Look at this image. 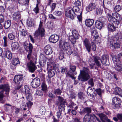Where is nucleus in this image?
I'll return each instance as SVG.
<instances>
[{
  "label": "nucleus",
  "instance_id": "obj_54",
  "mask_svg": "<svg viewBox=\"0 0 122 122\" xmlns=\"http://www.w3.org/2000/svg\"><path fill=\"white\" fill-rule=\"evenodd\" d=\"M36 94L40 96H43V93L41 91L37 90H36Z\"/></svg>",
  "mask_w": 122,
  "mask_h": 122
},
{
  "label": "nucleus",
  "instance_id": "obj_27",
  "mask_svg": "<svg viewBox=\"0 0 122 122\" xmlns=\"http://www.w3.org/2000/svg\"><path fill=\"white\" fill-rule=\"evenodd\" d=\"M77 96L78 99L83 101L85 100L86 96L85 93L83 92H79L77 94Z\"/></svg>",
  "mask_w": 122,
  "mask_h": 122
},
{
  "label": "nucleus",
  "instance_id": "obj_56",
  "mask_svg": "<svg viewBox=\"0 0 122 122\" xmlns=\"http://www.w3.org/2000/svg\"><path fill=\"white\" fill-rule=\"evenodd\" d=\"M62 13L61 11L57 10L55 11L54 14L56 16H59L62 14Z\"/></svg>",
  "mask_w": 122,
  "mask_h": 122
},
{
  "label": "nucleus",
  "instance_id": "obj_30",
  "mask_svg": "<svg viewBox=\"0 0 122 122\" xmlns=\"http://www.w3.org/2000/svg\"><path fill=\"white\" fill-rule=\"evenodd\" d=\"M107 27L109 30L111 32H113L115 31L114 32L115 36V33L117 31L116 30V27L113 25L110 24H109L107 26Z\"/></svg>",
  "mask_w": 122,
  "mask_h": 122
},
{
  "label": "nucleus",
  "instance_id": "obj_57",
  "mask_svg": "<svg viewBox=\"0 0 122 122\" xmlns=\"http://www.w3.org/2000/svg\"><path fill=\"white\" fill-rule=\"evenodd\" d=\"M51 68L53 70H56L58 68V65L55 64H54L53 65L51 64Z\"/></svg>",
  "mask_w": 122,
  "mask_h": 122
},
{
  "label": "nucleus",
  "instance_id": "obj_40",
  "mask_svg": "<svg viewBox=\"0 0 122 122\" xmlns=\"http://www.w3.org/2000/svg\"><path fill=\"white\" fill-rule=\"evenodd\" d=\"M25 94L27 100L28 101H32L33 100V98L31 94L29 92L25 93Z\"/></svg>",
  "mask_w": 122,
  "mask_h": 122
},
{
  "label": "nucleus",
  "instance_id": "obj_64",
  "mask_svg": "<svg viewBox=\"0 0 122 122\" xmlns=\"http://www.w3.org/2000/svg\"><path fill=\"white\" fill-rule=\"evenodd\" d=\"M14 36L12 34H10L8 35V38L10 40H13L15 38Z\"/></svg>",
  "mask_w": 122,
  "mask_h": 122
},
{
  "label": "nucleus",
  "instance_id": "obj_50",
  "mask_svg": "<svg viewBox=\"0 0 122 122\" xmlns=\"http://www.w3.org/2000/svg\"><path fill=\"white\" fill-rule=\"evenodd\" d=\"M88 84L91 85V87L94 86V83L93 81V79L92 78H91L88 81Z\"/></svg>",
  "mask_w": 122,
  "mask_h": 122
},
{
  "label": "nucleus",
  "instance_id": "obj_17",
  "mask_svg": "<svg viewBox=\"0 0 122 122\" xmlns=\"http://www.w3.org/2000/svg\"><path fill=\"white\" fill-rule=\"evenodd\" d=\"M59 39V36L56 35H51L50 37L49 40L50 42L53 43H55Z\"/></svg>",
  "mask_w": 122,
  "mask_h": 122
},
{
  "label": "nucleus",
  "instance_id": "obj_3",
  "mask_svg": "<svg viewBox=\"0 0 122 122\" xmlns=\"http://www.w3.org/2000/svg\"><path fill=\"white\" fill-rule=\"evenodd\" d=\"M80 8L78 7L74 6L71 9H69L66 11L65 12V15L67 17H69L73 20L76 17L75 15L79 12H80Z\"/></svg>",
  "mask_w": 122,
  "mask_h": 122
},
{
  "label": "nucleus",
  "instance_id": "obj_14",
  "mask_svg": "<svg viewBox=\"0 0 122 122\" xmlns=\"http://www.w3.org/2000/svg\"><path fill=\"white\" fill-rule=\"evenodd\" d=\"M57 97L59 103V108L61 107V110H62V108L65 107V105L66 104V103L65 100L62 97L60 96H58Z\"/></svg>",
  "mask_w": 122,
  "mask_h": 122
},
{
  "label": "nucleus",
  "instance_id": "obj_6",
  "mask_svg": "<svg viewBox=\"0 0 122 122\" xmlns=\"http://www.w3.org/2000/svg\"><path fill=\"white\" fill-rule=\"evenodd\" d=\"M71 35L70 36L69 38L71 43L73 46L75 44L76 40L78 39L80 37V35L78 31L76 30H74L72 31Z\"/></svg>",
  "mask_w": 122,
  "mask_h": 122
},
{
  "label": "nucleus",
  "instance_id": "obj_26",
  "mask_svg": "<svg viewBox=\"0 0 122 122\" xmlns=\"http://www.w3.org/2000/svg\"><path fill=\"white\" fill-rule=\"evenodd\" d=\"M13 18L14 20L18 21L20 20L21 16L20 12H15L13 15Z\"/></svg>",
  "mask_w": 122,
  "mask_h": 122
},
{
  "label": "nucleus",
  "instance_id": "obj_9",
  "mask_svg": "<svg viewBox=\"0 0 122 122\" xmlns=\"http://www.w3.org/2000/svg\"><path fill=\"white\" fill-rule=\"evenodd\" d=\"M114 61L116 62L114 68L115 70L118 72H121L122 71V64L118 58L115 59Z\"/></svg>",
  "mask_w": 122,
  "mask_h": 122
},
{
  "label": "nucleus",
  "instance_id": "obj_7",
  "mask_svg": "<svg viewBox=\"0 0 122 122\" xmlns=\"http://www.w3.org/2000/svg\"><path fill=\"white\" fill-rule=\"evenodd\" d=\"M0 89H3V90L2 91L0 92V102L2 103H3L4 102V101L3 100V95L2 93L5 92V94H6L8 93V85L4 84V85H0Z\"/></svg>",
  "mask_w": 122,
  "mask_h": 122
},
{
  "label": "nucleus",
  "instance_id": "obj_43",
  "mask_svg": "<svg viewBox=\"0 0 122 122\" xmlns=\"http://www.w3.org/2000/svg\"><path fill=\"white\" fill-rule=\"evenodd\" d=\"M64 51H66V53L68 55H70L72 53L71 48L70 46L67 47L66 49Z\"/></svg>",
  "mask_w": 122,
  "mask_h": 122
},
{
  "label": "nucleus",
  "instance_id": "obj_12",
  "mask_svg": "<svg viewBox=\"0 0 122 122\" xmlns=\"http://www.w3.org/2000/svg\"><path fill=\"white\" fill-rule=\"evenodd\" d=\"M83 121L85 122H95L96 120L94 116L91 115L87 114L84 116Z\"/></svg>",
  "mask_w": 122,
  "mask_h": 122
},
{
  "label": "nucleus",
  "instance_id": "obj_18",
  "mask_svg": "<svg viewBox=\"0 0 122 122\" xmlns=\"http://www.w3.org/2000/svg\"><path fill=\"white\" fill-rule=\"evenodd\" d=\"M51 65H47L46 69L47 71L48 76L52 77L55 75V74L53 70L51 68Z\"/></svg>",
  "mask_w": 122,
  "mask_h": 122
},
{
  "label": "nucleus",
  "instance_id": "obj_39",
  "mask_svg": "<svg viewBox=\"0 0 122 122\" xmlns=\"http://www.w3.org/2000/svg\"><path fill=\"white\" fill-rule=\"evenodd\" d=\"M108 21L111 23H112L114 20H116L115 18L112 16L111 14L107 15Z\"/></svg>",
  "mask_w": 122,
  "mask_h": 122
},
{
  "label": "nucleus",
  "instance_id": "obj_48",
  "mask_svg": "<svg viewBox=\"0 0 122 122\" xmlns=\"http://www.w3.org/2000/svg\"><path fill=\"white\" fill-rule=\"evenodd\" d=\"M33 11L36 14H37L39 13V9L38 7V4H36V6L33 9Z\"/></svg>",
  "mask_w": 122,
  "mask_h": 122
},
{
  "label": "nucleus",
  "instance_id": "obj_47",
  "mask_svg": "<svg viewBox=\"0 0 122 122\" xmlns=\"http://www.w3.org/2000/svg\"><path fill=\"white\" fill-rule=\"evenodd\" d=\"M83 111L84 113L89 114L91 112V110L90 108L87 107L84 108Z\"/></svg>",
  "mask_w": 122,
  "mask_h": 122
},
{
  "label": "nucleus",
  "instance_id": "obj_63",
  "mask_svg": "<svg viewBox=\"0 0 122 122\" xmlns=\"http://www.w3.org/2000/svg\"><path fill=\"white\" fill-rule=\"evenodd\" d=\"M102 13V10L100 9L97 8L96 9V14L97 15H100Z\"/></svg>",
  "mask_w": 122,
  "mask_h": 122
},
{
  "label": "nucleus",
  "instance_id": "obj_4",
  "mask_svg": "<svg viewBox=\"0 0 122 122\" xmlns=\"http://www.w3.org/2000/svg\"><path fill=\"white\" fill-rule=\"evenodd\" d=\"M83 43L88 52H90L91 47L92 51H95L96 50V46L95 43L93 42H92L91 44L87 38H85L83 41Z\"/></svg>",
  "mask_w": 122,
  "mask_h": 122
},
{
  "label": "nucleus",
  "instance_id": "obj_55",
  "mask_svg": "<svg viewBox=\"0 0 122 122\" xmlns=\"http://www.w3.org/2000/svg\"><path fill=\"white\" fill-rule=\"evenodd\" d=\"M70 69L73 72H74L75 71L76 69V67L75 66L71 65H70Z\"/></svg>",
  "mask_w": 122,
  "mask_h": 122
},
{
  "label": "nucleus",
  "instance_id": "obj_5",
  "mask_svg": "<svg viewBox=\"0 0 122 122\" xmlns=\"http://www.w3.org/2000/svg\"><path fill=\"white\" fill-rule=\"evenodd\" d=\"M42 22L40 21L38 29L36 30L34 34L35 37H37L40 36L41 37H43L45 35V30L44 28L42 27Z\"/></svg>",
  "mask_w": 122,
  "mask_h": 122
},
{
  "label": "nucleus",
  "instance_id": "obj_15",
  "mask_svg": "<svg viewBox=\"0 0 122 122\" xmlns=\"http://www.w3.org/2000/svg\"><path fill=\"white\" fill-rule=\"evenodd\" d=\"M27 66L29 71L31 72H33L36 69V67L35 64L31 62L28 63Z\"/></svg>",
  "mask_w": 122,
  "mask_h": 122
},
{
  "label": "nucleus",
  "instance_id": "obj_59",
  "mask_svg": "<svg viewBox=\"0 0 122 122\" xmlns=\"http://www.w3.org/2000/svg\"><path fill=\"white\" fill-rule=\"evenodd\" d=\"M99 21H100L103 23L106 20L105 17L103 16L100 17L99 18Z\"/></svg>",
  "mask_w": 122,
  "mask_h": 122
},
{
  "label": "nucleus",
  "instance_id": "obj_28",
  "mask_svg": "<svg viewBox=\"0 0 122 122\" xmlns=\"http://www.w3.org/2000/svg\"><path fill=\"white\" fill-rule=\"evenodd\" d=\"M94 21L93 19H88L86 20L85 24L88 27L91 26L93 24Z\"/></svg>",
  "mask_w": 122,
  "mask_h": 122
},
{
  "label": "nucleus",
  "instance_id": "obj_49",
  "mask_svg": "<svg viewBox=\"0 0 122 122\" xmlns=\"http://www.w3.org/2000/svg\"><path fill=\"white\" fill-rule=\"evenodd\" d=\"M121 6L120 5H116L114 8V10L116 12H118L122 9Z\"/></svg>",
  "mask_w": 122,
  "mask_h": 122
},
{
  "label": "nucleus",
  "instance_id": "obj_23",
  "mask_svg": "<svg viewBox=\"0 0 122 122\" xmlns=\"http://www.w3.org/2000/svg\"><path fill=\"white\" fill-rule=\"evenodd\" d=\"M19 63L20 62L18 59L13 58L11 63L10 67L11 69H14L15 68V66Z\"/></svg>",
  "mask_w": 122,
  "mask_h": 122
},
{
  "label": "nucleus",
  "instance_id": "obj_33",
  "mask_svg": "<svg viewBox=\"0 0 122 122\" xmlns=\"http://www.w3.org/2000/svg\"><path fill=\"white\" fill-rule=\"evenodd\" d=\"M113 17L115 18L116 20L121 21L122 18L120 15L117 12L114 13H112Z\"/></svg>",
  "mask_w": 122,
  "mask_h": 122
},
{
  "label": "nucleus",
  "instance_id": "obj_1",
  "mask_svg": "<svg viewBox=\"0 0 122 122\" xmlns=\"http://www.w3.org/2000/svg\"><path fill=\"white\" fill-rule=\"evenodd\" d=\"M115 36H112L108 39V41L110 44L111 48L113 50L120 47V45L118 43L122 39V34L117 31L115 33Z\"/></svg>",
  "mask_w": 122,
  "mask_h": 122
},
{
  "label": "nucleus",
  "instance_id": "obj_41",
  "mask_svg": "<svg viewBox=\"0 0 122 122\" xmlns=\"http://www.w3.org/2000/svg\"><path fill=\"white\" fill-rule=\"evenodd\" d=\"M41 90L45 92H47V87L46 84L45 83H43L41 85Z\"/></svg>",
  "mask_w": 122,
  "mask_h": 122
},
{
  "label": "nucleus",
  "instance_id": "obj_20",
  "mask_svg": "<svg viewBox=\"0 0 122 122\" xmlns=\"http://www.w3.org/2000/svg\"><path fill=\"white\" fill-rule=\"evenodd\" d=\"M23 45L26 51L32 52L33 46L31 44L29 43V44L28 45L26 42H24Z\"/></svg>",
  "mask_w": 122,
  "mask_h": 122
},
{
  "label": "nucleus",
  "instance_id": "obj_34",
  "mask_svg": "<svg viewBox=\"0 0 122 122\" xmlns=\"http://www.w3.org/2000/svg\"><path fill=\"white\" fill-rule=\"evenodd\" d=\"M80 12H78L77 13L76 15L77 16V18L78 19V21L80 22V24H81L82 22V16H81L82 10L81 9H80Z\"/></svg>",
  "mask_w": 122,
  "mask_h": 122
},
{
  "label": "nucleus",
  "instance_id": "obj_10",
  "mask_svg": "<svg viewBox=\"0 0 122 122\" xmlns=\"http://www.w3.org/2000/svg\"><path fill=\"white\" fill-rule=\"evenodd\" d=\"M40 83V79L36 77L32 79L31 82V85L33 88H36L38 87Z\"/></svg>",
  "mask_w": 122,
  "mask_h": 122
},
{
  "label": "nucleus",
  "instance_id": "obj_8",
  "mask_svg": "<svg viewBox=\"0 0 122 122\" xmlns=\"http://www.w3.org/2000/svg\"><path fill=\"white\" fill-rule=\"evenodd\" d=\"M13 81L17 85L22 84L24 81L23 75H15L14 77Z\"/></svg>",
  "mask_w": 122,
  "mask_h": 122
},
{
  "label": "nucleus",
  "instance_id": "obj_53",
  "mask_svg": "<svg viewBox=\"0 0 122 122\" xmlns=\"http://www.w3.org/2000/svg\"><path fill=\"white\" fill-rule=\"evenodd\" d=\"M104 10L105 12L107 14V15L111 14V11L110 10L107 8H104Z\"/></svg>",
  "mask_w": 122,
  "mask_h": 122
},
{
  "label": "nucleus",
  "instance_id": "obj_29",
  "mask_svg": "<svg viewBox=\"0 0 122 122\" xmlns=\"http://www.w3.org/2000/svg\"><path fill=\"white\" fill-rule=\"evenodd\" d=\"M40 60L41 61L40 64L41 66H43L45 64L46 61V57L44 55H42L40 56Z\"/></svg>",
  "mask_w": 122,
  "mask_h": 122
},
{
  "label": "nucleus",
  "instance_id": "obj_38",
  "mask_svg": "<svg viewBox=\"0 0 122 122\" xmlns=\"http://www.w3.org/2000/svg\"><path fill=\"white\" fill-rule=\"evenodd\" d=\"M39 112L40 114L42 115H44L45 114L46 110L45 107L43 106H40L39 108Z\"/></svg>",
  "mask_w": 122,
  "mask_h": 122
},
{
  "label": "nucleus",
  "instance_id": "obj_24",
  "mask_svg": "<svg viewBox=\"0 0 122 122\" xmlns=\"http://www.w3.org/2000/svg\"><path fill=\"white\" fill-rule=\"evenodd\" d=\"M96 5L93 3H90L86 7V10L88 11H90L93 10L95 9Z\"/></svg>",
  "mask_w": 122,
  "mask_h": 122
},
{
  "label": "nucleus",
  "instance_id": "obj_62",
  "mask_svg": "<svg viewBox=\"0 0 122 122\" xmlns=\"http://www.w3.org/2000/svg\"><path fill=\"white\" fill-rule=\"evenodd\" d=\"M28 102L26 103V105H27V107H28L29 108H30L31 106L33 104L32 102H31V101H28Z\"/></svg>",
  "mask_w": 122,
  "mask_h": 122
},
{
  "label": "nucleus",
  "instance_id": "obj_37",
  "mask_svg": "<svg viewBox=\"0 0 122 122\" xmlns=\"http://www.w3.org/2000/svg\"><path fill=\"white\" fill-rule=\"evenodd\" d=\"M12 49L13 50L17 49L19 47V45L17 42H14L12 43L11 45Z\"/></svg>",
  "mask_w": 122,
  "mask_h": 122
},
{
  "label": "nucleus",
  "instance_id": "obj_22",
  "mask_svg": "<svg viewBox=\"0 0 122 122\" xmlns=\"http://www.w3.org/2000/svg\"><path fill=\"white\" fill-rule=\"evenodd\" d=\"M67 71V69L66 68L63 67L62 68L61 72L62 73L64 74L66 73V77H69L71 78L72 79H75V78L71 74H70L69 71H68L66 73V72Z\"/></svg>",
  "mask_w": 122,
  "mask_h": 122
},
{
  "label": "nucleus",
  "instance_id": "obj_60",
  "mask_svg": "<svg viewBox=\"0 0 122 122\" xmlns=\"http://www.w3.org/2000/svg\"><path fill=\"white\" fill-rule=\"evenodd\" d=\"M117 117L120 122H122V114H118L117 115Z\"/></svg>",
  "mask_w": 122,
  "mask_h": 122
},
{
  "label": "nucleus",
  "instance_id": "obj_44",
  "mask_svg": "<svg viewBox=\"0 0 122 122\" xmlns=\"http://www.w3.org/2000/svg\"><path fill=\"white\" fill-rule=\"evenodd\" d=\"M64 57V53L62 51L59 53L58 56V59L60 60H63Z\"/></svg>",
  "mask_w": 122,
  "mask_h": 122
},
{
  "label": "nucleus",
  "instance_id": "obj_16",
  "mask_svg": "<svg viewBox=\"0 0 122 122\" xmlns=\"http://www.w3.org/2000/svg\"><path fill=\"white\" fill-rule=\"evenodd\" d=\"M59 46L61 49H63L64 51L66 49L67 47L69 46V43L68 42L65 41L63 42L61 40L59 41Z\"/></svg>",
  "mask_w": 122,
  "mask_h": 122
},
{
  "label": "nucleus",
  "instance_id": "obj_25",
  "mask_svg": "<svg viewBox=\"0 0 122 122\" xmlns=\"http://www.w3.org/2000/svg\"><path fill=\"white\" fill-rule=\"evenodd\" d=\"M113 93L115 95L122 97V90L120 88L118 87H116L114 89Z\"/></svg>",
  "mask_w": 122,
  "mask_h": 122
},
{
  "label": "nucleus",
  "instance_id": "obj_58",
  "mask_svg": "<svg viewBox=\"0 0 122 122\" xmlns=\"http://www.w3.org/2000/svg\"><path fill=\"white\" fill-rule=\"evenodd\" d=\"M25 93H29L30 91V89L28 86L25 85L24 86Z\"/></svg>",
  "mask_w": 122,
  "mask_h": 122
},
{
  "label": "nucleus",
  "instance_id": "obj_21",
  "mask_svg": "<svg viewBox=\"0 0 122 122\" xmlns=\"http://www.w3.org/2000/svg\"><path fill=\"white\" fill-rule=\"evenodd\" d=\"M44 51L47 55H49L52 54L53 51L50 46L47 45L44 48Z\"/></svg>",
  "mask_w": 122,
  "mask_h": 122
},
{
  "label": "nucleus",
  "instance_id": "obj_46",
  "mask_svg": "<svg viewBox=\"0 0 122 122\" xmlns=\"http://www.w3.org/2000/svg\"><path fill=\"white\" fill-rule=\"evenodd\" d=\"M7 38L5 36H4L3 37V39L4 40V42L2 44V46L3 47H6L7 46Z\"/></svg>",
  "mask_w": 122,
  "mask_h": 122
},
{
  "label": "nucleus",
  "instance_id": "obj_45",
  "mask_svg": "<svg viewBox=\"0 0 122 122\" xmlns=\"http://www.w3.org/2000/svg\"><path fill=\"white\" fill-rule=\"evenodd\" d=\"M62 92L61 90L58 88L55 89L54 93L55 95H59L61 94Z\"/></svg>",
  "mask_w": 122,
  "mask_h": 122
},
{
  "label": "nucleus",
  "instance_id": "obj_32",
  "mask_svg": "<svg viewBox=\"0 0 122 122\" xmlns=\"http://www.w3.org/2000/svg\"><path fill=\"white\" fill-rule=\"evenodd\" d=\"M94 90L95 91H96V89L94 88H91V87L89 86L87 89V93L89 96L91 97H93V95L92 92Z\"/></svg>",
  "mask_w": 122,
  "mask_h": 122
},
{
  "label": "nucleus",
  "instance_id": "obj_51",
  "mask_svg": "<svg viewBox=\"0 0 122 122\" xmlns=\"http://www.w3.org/2000/svg\"><path fill=\"white\" fill-rule=\"evenodd\" d=\"M34 22L32 20H30L27 22V25L29 27H32L34 26Z\"/></svg>",
  "mask_w": 122,
  "mask_h": 122
},
{
  "label": "nucleus",
  "instance_id": "obj_35",
  "mask_svg": "<svg viewBox=\"0 0 122 122\" xmlns=\"http://www.w3.org/2000/svg\"><path fill=\"white\" fill-rule=\"evenodd\" d=\"M95 25L96 28L100 30L103 26V23L99 20H97L95 22Z\"/></svg>",
  "mask_w": 122,
  "mask_h": 122
},
{
  "label": "nucleus",
  "instance_id": "obj_61",
  "mask_svg": "<svg viewBox=\"0 0 122 122\" xmlns=\"http://www.w3.org/2000/svg\"><path fill=\"white\" fill-rule=\"evenodd\" d=\"M27 34V32L26 30L24 29H23L21 32V35L25 36Z\"/></svg>",
  "mask_w": 122,
  "mask_h": 122
},
{
  "label": "nucleus",
  "instance_id": "obj_42",
  "mask_svg": "<svg viewBox=\"0 0 122 122\" xmlns=\"http://www.w3.org/2000/svg\"><path fill=\"white\" fill-rule=\"evenodd\" d=\"M121 21L115 20H114L112 23L116 28H118V26H120V22Z\"/></svg>",
  "mask_w": 122,
  "mask_h": 122
},
{
  "label": "nucleus",
  "instance_id": "obj_31",
  "mask_svg": "<svg viewBox=\"0 0 122 122\" xmlns=\"http://www.w3.org/2000/svg\"><path fill=\"white\" fill-rule=\"evenodd\" d=\"M98 115L102 122H105L107 119L108 117L107 116L104 114L101 113L98 114Z\"/></svg>",
  "mask_w": 122,
  "mask_h": 122
},
{
  "label": "nucleus",
  "instance_id": "obj_19",
  "mask_svg": "<svg viewBox=\"0 0 122 122\" xmlns=\"http://www.w3.org/2000/svg\"><path fill=\"white\" fill-rule=\"evenodd\" d=\"M93 58L94 60L95 65L98 67H101V64L100 62L101 59L100 57L98 56H94Z\"/></svg>",
  "mask_w": 122,
  "mask_h": 122
},
{
  "label": "nucleus",
  "instance_id": "obj_13",
  "mask_svg": "<svg viewBox=\"0 0 122 122\" xmlns=\"http://www.w3.org/2000/svg\"><path fill=\"white\" fill-rule=\"evenodd\" d=\"M120 99L117 97L113 98L112 100V104L116 108H118L119 107Z\"/></svg>",
  "mask_w": 122,
  "mask_h": 122
},
{
  "label": "nucleus",
  "instance_id": "obj_2",
  "mask_svg": "<svg viewBox=\"0 0 122 122\" xmlns=\"http://www.w3.org/2000/svg\"><path fill=\"white\" fill-rule=\"evenodd\" d=\"M90 71L87 68L84 67L82 70H80V74L78 77V79L82 81L85 82L90 78Z\"/></svg>",
  "mask_w": 122,
  "mask_h": 122
},
{
  "label": "nucleus",
  "instance_id": "obj_52",
  "mask_svg": "<svg viewBox=\"0 0 122 122\" xmlns=\"http://www.w3.org/2000/svg\"><path fill=\"white\" fill-rule=\"evenodd\" d=\"M75 5H76L75 6L78 7L79 8V6H81V1L79 0L76 1L74 3Z\"/></svg>",
  "mask_w": 122,
  "mask_h": 122
},
{
  "label": "nucleus",
  "instance_id": "obj_11",
  "mask_svg": "<svg viewBox=\"0 0 122 122\" xmlns=\"http://www.w3.org/2000/svg\"><path fill=\"white\" fill-rule=\"evenodd\" d=\"M101 59V62L103 65L106 66L109 65L110 63L108 55H104L102 56Z\"/></svg>",
  "mask_w": 122,
  "mask_h": 122
},
{
  "label": "nucleus",
  "instance_id": "obj_36",
  "mask_svg": "<svg viewBox=\"0 0 122 122\" xmlns=\"http://www.w3.org/2000/svg\"><path fill=\"white\" fill-rule=\"evenodd\" d=\"M29 0H18L19 4L22 5H28L29 3Z\"/></svg>",
  "mask_w": 122,
  "mask_h": 122
}]
</instances>
